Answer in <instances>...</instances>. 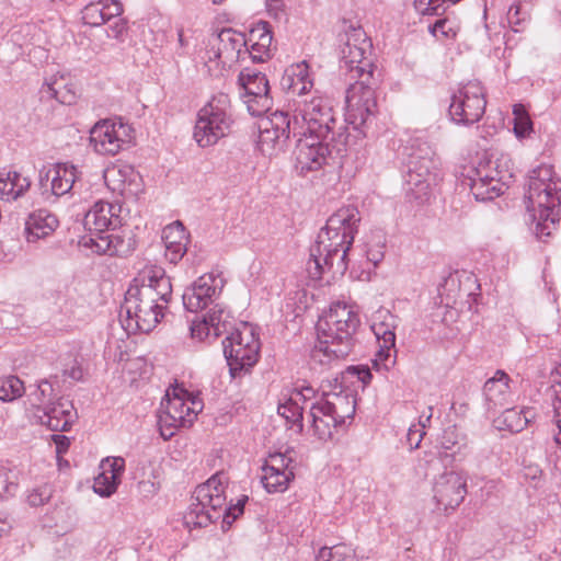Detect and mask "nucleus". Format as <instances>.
<instances>
[{
	"mask_svg": "<svg viewBox=\"0 0 561 561\" xmlns=\"http://www.w3.org/2000/svg\"><path fill=\"white\" fill-rule=\"evenodd\" d=\"M193 287L210 304L222 288V279L213 274H205L197 278Z\"/></svg>",
	"mask_w": 561,
	"mask_h": 561,
	"instance_id": "39",
	"label": "nucleus"
},
{
	"mask_svg": "<svg viewBox=\"0 0 561 561\" xmlns=\"http://www.w3.org/2000/svg\"><path fill=\"white\" fill-rule=\"evenodd\" d=\"M290 463H291V459L288 458L286 455H284V454H274V455H270L268 460L263 466V468H267V469H272L273 468V469H275L277 471H293L289 468Z\"/></svg>",
	"mask_w": 561,
	"mask_h": 561,
	"instance_id": "51",
	"label": "nucleus"
},
{
	"mask_svg": "<svg viewBox=\"0 0 561 561\" xmlns=\"http://www.w3.org/2000/svg\"><path fill=\"white\" fill-rule=\"evenodd\" d=\"M101 468L121 478L125 469V460L122 457L106 458L102 461Z\"/></svg>",
	"mask_w": 561,
	"mask_h": 561,
	"instance_id": "52",
	"label": "nucleus"
},
{
	"mask_svg": "<svg viewBox=\"0 0 561 561\" xmlns=\"http://www.w3.org/2000/svg\"><path fill=\"white\" fill-rule=\"evenodd\" d=\"M232 123L230 98L220 92L198 111L193 137L202 148L214 146L230 133Z\"/></svg>",
	"mask_w": 561,
	"mask_h": 561,
	"instance_id": "8",
	"label": "nucleus"
},
{
	"mask_svg": "<svg viewBox=\"0 0 561 561\" xmlns=\"http://www.w3.org/2000/svg\"><path fill=\"white\" fill-rule=\"evenodd\" d=\"M14 489L15 484L9 480V472L0 468V496L11 493Z\"/></svg>",
	"mask_w": 561,
	"mask_h": 561,
	"instance_id": "58",
	"label": "nucleus"
},
{
	"mask_svg": "<svg viewBox=\"0 0 561 561\" xmlns=\"http://www.w3.org/2000/svg\"><path fill=\"white\" fill-rule=\"evenodd\" d=\"M434 499L445 512L458 507L467 494V481L458 472L448 471L440 474L434 484Z\"/></svg>",
	"mask_w": 561,
	"mask_h": 561,
	"instance_id": "18",
	"label": "nucleus"
},
{
	"mask_svg": "<svg viewBox=\"0 0 561 561\" xmlns=\"http://www.w3.org/2000/svg\"><path fill=\"white\" fill-rule=\"evenodd\" d=\"M85 245L99 254L123 255L128 251L124 240L114 231L93 236L85 242Z\"/></svg>",
	"mask_w": 561,
	"mask_h": 561,
	"instance_id": "36",
	"label": "nucleus"
},
{
	"mask_svg": "<svg viewBox=\"0 0 561 561\" xmlns=\"http://www.w3.org/2000/svg\"><path fill=\"white\" fill-rule=\"evenodd\" d=\"M77 180V168L67 163H57L45 172H39V184L55 196H62L71 191Z\"/></svg>",
	"mask_w": 561,
	"mask_h": 561,
	"instance_id": "22",
	"label": "nucleus"
},
{
	"mask_svg": "<svg viewBox=\"0 0 561 561\" xmlns=\"http://www.w3.org/2000/svg\"><path fill=\"white\" fill-rule=\"evenodd\" d=\"M299 138L294 151L295 168L300 174L317 171L327 163L332 150L327 141L330 136H318L314 134L297 135Z\"/></svg>",
	"mask_w": 561,
	"mask_h": 561,
	"instance_id": "15",
	"label": "nucleus"
},
{
	"mask_svg": "<svg viewBox=\"0 0 561 561\" xmlns=\"http://www.w3.org/2000/svg\"><path fill=\"white\" fill-rule=\"evenodd\" d=\"M31 181L16 171H9L0 174V198L15 201L30 188Z\"/></svg>",
	"mask_w": 561,
	"mask_h": 561,
	"instance_id": "35",
	"label": "nucleus"
},
{
	"mask_svg": "<svg viewBox=\"0 0 561 561\" xmlns=\"http://www.w3.org/2000/svg\"><path fill=\"white\" fill-rule=\"evenodd\" d=\"M262 483L267 492H284L289 481L294 478L293 471H277L275 469L262 468Z\"/></svg>",
	"mask_w": 561,
	"mask_h": 561,
	"instance_id": "38",
	"label": "nucleus"
},
{
	"mask_svg": "<svg viewBox=\"0 0 561 561\" xmlns=\"http://www.w3.org/2000/svg\"><path fill=\"white\" fill-rule=\"evenodd\" d=\"M293 121V136L314 134L318 136H335L341 139L343 133L336 131V119L331 101L323 96H312L309 101L295 103Z\"/></svg>",
	"mask_w": 561,
	"mask_h": 561,
	"instance_id": "7",
	"label": "nucleus"
},
{
	"mask_svg": "<svg viewBox=\"0 0 561 561\" xmlns=\"http://www.w3.org/2000/svg\"><path fill=\"white\" fill-rule=\"evenodd\" d=\"M53 385L48 380H41L36 388L28 394L30 408L27 409L31 419L44 417L46 410L58 399Z\"/></svg>",
	"mask_w": 561,
	"mask_h": 561,
	"instance_id": "33",
	"label": "nucleus"
},
{
	"mask_svg": "<svg viewBox=\"0 0 561 561\" xmlns=\"http://www.w3.org/2000/svg\"><path fill=\"white\" fill-rule=\"evenodd\" d=\"M64 376L71 378L72 380H81L83 376L82 368L76 364L70 369H65Z\"/></svg>",
	"mask_w": 561,
	"mask_h": 561,
	"instance_id": "63",
	"label": "nucleus"
},
{
	"mask_svg": "<svg viewBox=\"0 0 561 561\" xmlns=\"http://www.w3.org/2000/svg\"><path fill=\"white\" fill-rule=\"evenodd\" d=\"M238 82L248 95H270V84L266 76L255 69L245 68L239 77Z\"/></svg>",
	"mask_w": 561,
	"mask_h": 561,
	"instance_id": "37",
	"label": "nucleus"
},
{
	"mask_svg": "<svg viewBox=\"0 0 561 561\" xmlns=\"http://www.w3.org/2000/svg\"><path fill=\"white\" fill-rule=\"evenodd\" d=\"M162 240L165 247V257L171 263H178L187 251L188 236L181 221H174L162 231Z\"/></svg>",
	"mask_w": 561,
	"mask_h": 561,
	"instance_id": "27",
	"label": "nucleus"
},
{
	"mask_svg": "<svg viewBox=\"0 0 561 561\" xmlns=\"http://www.w3.org/2000/svg\"><path fill=\"white\" fill-rule=\"evenodd\" d=\"M43 99H54L60 104L71 105L76 102L77 92L70 77L54 75L41 89Z\"/></svg>",
	"mask_w": 561,
	"mask_h": 561,
	"instance_id": "28",
	"label": "nucleus"
},
{
	"mask_svg": "<svg viewBox=\"0 0 561 561\" xmlns=\"http://www.w3.org/2000/svg\"><path fill=\"white\" fill-rule=\"evenodd\" d=\"M211 49L208 51L209 61L217 60L224 68L231 67L248 54V41L244 34L232 28H224L215 38Z\"/></svg>",
	"mask_w": 561,
	"mask_h": 561,
	"instance_id": "16",
	"label": "nucleus"
},
{
	"mask_svg": "<svg viewBox=\"0 0 561 561\" xmlns=\"http://www.w3.org/2000/svg\"><path fill=\"white\" fill-rule=\"evenodd\" d=\"M476 169H482L489 176L504 181L505 174L503 171L499 170L496 161L488 160L480 162Z\"/></svg>",
	"mask_w": 561,
	"mask_h": 561,
	"instance_id": "56",
	"label": "nucleus"
},
{
	"mask_svg": "<svg viewBox=\"0 0 561 561\" xmlns=\"http://www.w3.org/2000/svg\"><path fill=\"white\" fill-rule=\"evenodd\" d=\"M535 414L533 408H524L522 410L515 408L506 409L501 415L494 419L493 423L499 431L518 433L535 417Z\"/></svg>",
	"mask_w": 561,
	"mask_h": 561,
	"instance_id": "34",
	"label": "nucleus"
},
{
	"mask_svg": "<svg viewBox=\"0 0 561 561\" xmlns=\"http://www.w3.org/2000/svg\"><path fill=\"white\" fill-rule=\"evenodd\" d=\"M226 486V474L218 472L195 489L192 503L183 516L188 530L207 527L221 517L227 499Z\"/></svg>",
	"mask_w": 561,
	"mask_h": 561,
	"instance_id": "6",
	"label": "nucleus"
},
{
	"mask_svg": "<svg viewBox=\"0 0 561 561\" xmlns=\"http://www.w3.org/2000/svg\"><path fill=\"white\" fill-rule=\"evenodd\" d=\"M463 440V435L458 431L456 426H448L444 430L440 444L442 447L451 450Z\"/></svg>",
	"mask_w": 561,
	"mask_h": 561,
	"instance_id": "48",
	"label": "nucleus"
},
{
	"mask_svg": "<svg viewBox=\"0 0 561 561\" xmlns=\"http://www.w3.org/2000/svg\"><path fill=\"white\" fill-rule=\"evenodd\" d=\"M134 129L121 119H102L90 130V146L102 156H115L130 146Z\"/></svg>",
	"mask_w": 561,
	"mask_h": 561,
	"instance_id": "12",
	"label": "nucleus"
},
{
	"mask_svg": "<svg viewBox=\"0 0 561 561\" xmlns=\"http://www.w3.org/2000/svg\"><path fill=\"white\" fill-rule=\"evenodd\" d=\"M383 247L379 243L366 250L367 260L374 265H377L383 259Z\"/></svg>",
	"mask_w": 561,
	"mask_h": 561,
	"instance_id": "59",
	"label": "nucleus"
},
{
	"mask_svg": "<svg viewBox=\"0 0 561 561\" xmlns=\"http://www.w3.org/2000/svg\"><path fill=\"white\" fill-rule=\"evenodd\" d=\"M77 419L73 404L64 398L56 399L47 410L44 417H36L35 423L45 425L53 432H67Z\"/></svg>",
	"mask_w": 561,
	"mask_h": 561,
	"instance_id": "23",
	"label": "nucleus"
},
{
	"mask_svg": "<svg viewBox=\"0 0 561 561\" xmlns=\"http://www.w3.org/2000/svg\"><path fill=\"white\" fill-rule=\"evenodd\" d=\"M346 374L356 376L364 385L369 383L371 379V373L369 368L365 366H351L347 368Z\"/></svg>",
	"mask_w": 561,
	"mask_h": 561,
	"instance_id": "57",
	"label": "nucleus"
},
{
	"mask_svg": "<svg viewBox=\"0 0 561 561\" xmlns=\"http://www.w3.org/2000/svg\"><path fill=\"white\" fill-rule=\"evenodd\" d=\"M248 501L247 495H242L236 504L224 507L221 512L222 524L231 526V524L243 514L244 504Z\"/></svg>",
	"mask_w": 561,
	"mask_h": 561,
	"instance_id": "46",
	"label": "nucleus"
},
{
	"mask_svg": "<svg viewBox=\"0 0 561 561\" xmlns=\"http://www.w3.org/2000/svg\"><path fill=\"white\" fill-rule=\"evenodd\" d=\"M122 206L116 203L98 201L84 216V227L100 236L115 231L122 225Z\"/></svg>",
	"mask_w": 561,
	"mask_h": 561,
	"instance_id": "20",
	"label": "nucleus"
},
{
	"mask_svg": "<svg viewBox=\"0 0 561 561\" xmlns=\"http://www.w3.org/2000/svg\"><path fill=\"white\" fill-rule=\"evenodd\" d=\"M527 20V14L522 11L519 3L511 5L507 11V21L514 32L522 31L523 24Z\"/></svg>",
	"mask_w": 561,
	"mask_h": 561,
	"instance_id": "50",
	"label": "nucleus"
},
{
	"mask_svg": "<svg viewBox=\"0 0 561 561\" xmlns=\"http://www.w3.org/2000/svg\"><path fill=\"white\" fill-rule=\"evenodd\" d=\"M370 42L362 27H352L342 48V67L356 81L346 91V122L355 129L367 124L377 114V68L368 59Z\"/></svg>",
	"mask_w": 561,
	"mask_h": 561,
	"instance_id": "1",
	"label": "nucleus"
},
{
	"mask_svg": "<svg viewBox=\"0 0 561 561\" xmlns=\"http://www.w3.org/2000/svg\"><path fill=\"white\" fill-rule=\"evenodd\" d=\"M525 204L536 238L546 241L560 221L561 179L551 165L529 171L525 183Z\"/></svg>",
	"mask_w": 561,
	"mask_h": 561,
	"instance_id": "4",
	"label": "nucleus"
},
{
	"mask_svg": "<svg viewBox=\"0 0 561 561\" xmlns=\"http://www.w3.org/2000/svg\"><path fill=\"white\" fill-rule=\"evenodd\" d=\"M51 494V486L48 484H43L30 491L27 495V502L31 506H41L49 501Z\"/></svg>",
	"mask_w": 561,
	"mask_h": 561,
	"instance_id": "47",
	"label": "nucleus"
},
{
	"mask_svg": "<svg viewBox=\"0 0 561 561\" xmlns=\"http://www.w3.org/2000/svg\"><path fill=\"white\" fill-rule=\"evenodd\" d=\"M119 482L121 478L116 477L115 473L102 470L94 479L93 490L101 496H110L116 491Z\"/></svg>",
	"mask_w": 561,
	"mask_h": 561,
	"instance_id": "41",
	"label": "nucleus"
},
{
	"mask_svg": "<svg viewBox=\"0 0 561 561\" xmlns=\"http://www.w3.org/2000/svg\"><path fill=\"white\" fill-rule=\"evenodd\" d=\"M103 1L92 2L82 10V21L87 25L100 26L104 23Z\"/></svg>",
	"mask_w": 561,
	"mask_h": 561,
	"instance_id": "44",
	"label": "nucleus"
},
{
	"mask_svg": "<svg viewBox=\"0 0 561 561\" xmlns=\"http://www.w3.org/2000/svg\"><path fill=\"white\" fill-rule=\"evenodd\" d=\"M359 221V211L354 206L342 207L330 216L310 249L307 271L312 278H321L325 273H331L332 278L344 275L347 270L346 254Z\"/></svg>",
	"mask_w": 561,
	"mask_h": 561,
	"instance_id": "3",
	"label": "nucleus"
},
{
	"mask_svg": "<svg viewBox=\"0 0 561 561\" xmlns=\"http://www.w3.org/2000/svg\"><path fill=\"white\" fill-rule=\"evenodd\" d=\"M553 375L560 378L554 380L560 386V390H556L554 412L558 428L561 430V363L556 366Z\"/></svg>",
	"mask_w": 561,
	"mask_h": 561,
	"instance_id": "54",
	"label": "nucleus"
},
{
	"mask_svg": "<svg viewBox=\"0 0 561 561\" xmlns=\"http://www.w3.org/2000/svg\"><path fill=\"white\" fill-rule=\"evenodd\" d=\"M309 416L313 434L321 440L331 438L333 430L341 425L339 419L334 417L319 401L311 404Z\"/></svg>",
	"mask_w": 561,
	"mask_h": 561,
	"instance_id": "32",
	"label": "nucleus"
},
{
	"mask_svg": "<svg viewBox=\"0 0 561 561\" xmlns=\"http://www.w3.org/2000/svg\"><path fill=\"white\" fill-rule=\"evenodd\" d=\"M257 146L265 156L273 157L284 151L293 134V121L288 113L274 112L259 124Z\"/></svg>",
	"mask_w": 561,
	"mask_h": 561,
	"instance_id": "14",
	"label": "nucleus"
},
{
	"mask_svg": "<svg viewBox=\"0 0 561 561\" xmlns=\"http://www.w3.org/2000/svg\"><path fill=\"white\" fill-rule=\"evenodd\" d=\"M280 84L288 92L299 96L310 92L313 88V79L310 76L307 61L304 60L287 67L282 77Z\"/></svg>",
	"mask_w": 561,
	"mask_h": 561,
	"instance_id": "25",
	"label": "nucleus"
},
{
	"mask_svg": "<svg viewBox=\"0 0 561 561\" xmlns=\"http://www.w3.org/2000/svg\"><path fill=\"white\" fill-rule=\"evenodd\" d=\"M468 185L477 201H491L503 194L505 183L489 176L482 169H474Z\"/></svg>",
	"mask_w": 561,
	"mask_h": 561,
	"instance_id": "30",
	"label": "nucleus"
},
{
	"mask_svg": "<svg viewBox=\"0 0 561 561\" xmlns=\"http://www.w3.org/2000/svg\"><path fill=\"white\" fill-rule=\"evenodd\" d=\"M533 130V123L528 115L514 119V131L517 137H526Z\"/></svg>",
	"mask_w": 561,
	"mask_h": 561,
	"instance_id": "53",
	"label": "nucleus"
},
{
	"mask_svg": "<svg viewBox=\"0 0 561 561\" xmlns=\"http://www.w3.org/2000/svg\"><path fill=\"white\" fill-rule=\"evenodd\" d=\"M182 299L185 309L190 312H197L209 305V302L193 286L184 291Z\"/></svg>",
	"mask_w": 561,
	"mask_h": 561,
	"instance_id": "45",
	"label": "nucleus"
},
{
	"mask_svg": "<svg viewBox=\"0 0 561 561\" xmlns=\"http://www.w3.org/2000/svg\"><path fill=\"white\" fill-rule=\"evenodd\" d=\"M190 330L193 339L211 342L232 330L231 316L216 305L202 319L193 320Z\"/></svg>",
	"mask_w": 561,
	"mask_h": 561,
	"instance_id": "19",
	"label": "nucleus"
},
{
	"mask_svg": "<svg viewBox=\"0 0 561 561\" xmlns=\"http://www.w3.org/2000/svg\"><path fill=\"white\" fill-rule=\"evenodd\" d=\"M202 409V401L184 388H169L158 414L163 438H171L176 428L191 426Z\"/></svg>",
	"mask_w": 561,
	"mask_h": 561,
	"instance_id": "9",
	"label": "nucleus"
},
{
	"mask_svg": "<svg viewBox=\"0 0 561 561\" xmlns=\"http://www.w3.org/2000/svg\"><path fill=\"white\" fill-rule=\"evenodd\" d=\"M496 456L492 449H482L476 457L477 463L480 468L484 467L486 462L493 463Z\"/></svg>",
	"mask_w": 561,
	"mask_h": 561,
	"instance_id": "61",
	"label": "nucleus"
},
{
	"mask_svg": "<svg viewBox=\"0 0 561 561\" xmlns=\"http://www.w3.org/2000/svg\"><path fill=\"white\" fill-rule=\"evenodd\" d=\"M510 376L503 370H496L483 386V394L489 409L504 407L510 403L512 393L510 390Z\"/></svg>",
	"mask_w": 561,
	"mask_h": 561,
	"instance_id": "26",
	"label": "nucleus"
},
{
	"mask_svg": "<svg viewBox=\"0 0 561 561\" xmlns=\"http://www.w3.org/2000/svg\"><path fill=\"white\" fill-rule=\"evenodd\" d=\"M396 318L389 311H379L371 324V330L378 341L380 359H387L396 346Z\"/></svg>",
	"mask_w": 561,
	"mask_h": 561,
	"instance_id": "24",
	"label": "nucleus"
},
{
	"mask_svg": "<svg viewBox=\"0 0 561 561\" xmlns=\"http://www.w3.org/2000/svg\"><path fill=\"white\" fill-rule=\"evenodd\" d=\"M272 31L267 22H260L250 31L248 44L249 57L255 62H263L272 56Z\"/></svg>",
	"mask_w": 561,
	"mask_h": 561,
	"instance_id": "29",
	"label": "nucleus"
},
{
	"mask_svg": "<svg viewBox=\"0 0 561 561\" xmlns=\"http://www.w3.org/2000/svg\"><path fill=\"white\" fill-rule=\"evenodd\" d=\"M322 397L318 400L327 410L343 424L346 419H352L355 413L356 399L350 389H345L339 379L322 383Z\"/></svg>",
	"mask_w": 561,
	"mask_h": 561,
	"instance_id": "17",
	"label": "nucleus"
},
{
	"mask_svg": "<svg viewBox=\"0 0 561 561\" xmlns=\"http://www.w3.org/2000/svg\"><path fill=\"white\" fill-rule=\"evenodd\" d=\"M172 284L165 271L156 265L146 266L134 278L121 307V321L127 332L152 331L163 318L171 300Z\"/></svg>",
	"mask_w": 561,
	"mask_h": 561,
	"instance_id": "2",
	"label": "nucleus"
},
{
	"mask_svg": "<svg viewBox=\"0 0 561 561\" xmlns=\"http://www.w3.org/2000/svg\"><path fill=\"white\" fill-rule=\"evenodd\" d=\"M424 435L425 432L423 430L411 427L408 433V442L410 446L412 448H417Z\"/></svg>",
	"mask_w": 561,
	"mask_h": 561,
	"instance_id": "62",
	"label": "nucleus"
},
{
	"mask_svg": "<svg viewBox=\"0 0 561 561\" xmlns=\"http://www.w3.org/2000/svg\"><path fill=\"white\" fill-rule=\"evenodd\" d=\"M244 103L252 116H261L272 106V98L270 95H248L244 94Z\"/></svg>",
	"mask_w": 561,
	"mask_h": 561,
	"instance_id": "43",
	"label": "nucleus"
},
{
	"mask_svg": "<svg viewBox=\"0 0 561 561\" xmlns=\"http://www.w3.org/2000/svg\"><path fill=\"white\" fill-rule=\"evenodd\" d=\"M103 179L113 193L122 196H135L139 192V174L130 165H111L105 169Z\"/></svg>",
	"mask_w": 561,
	"mask_h": 561,
	"instance_id": "21",
	"label": "nucleus"
},
{
	"mask_svg": "<svg viewBox=\"0 0 561 561\" xmlns=\"http://www.w3.org/2000/svg\"><path fill=\"white\" fill-rule=\"evenodd\" d=\"M53 438V442L55 443L56 445V453L58 455L60 454H64L67 451V449L69 448L70 446V439L69 437L65 436V435H59V434H54L51 436Z\"/></svg>",
	"mask_w": 561,
	"mask_h": 561,
	"instance_id": "60",
	"label": "nucleus"
},
{
	"mask_svg": "<svg viewBox=\"0 0 561 561\" xmlns=\"http://www.w3.org/2000/svg\"><path fill=\"white\" fill-rule=\"evenodd\" d=\"M485 95L479 81H469L451 96L449 115L457 124L470 125L478 122L485 111Z\"/></svg>",
	"mask_w": 561,
	"mask_h": 561,
	"instance_id": "13",
	"label": "nucleus"
},
{
	"mask_svg": "<svg viewBox=\"0 0 561 561\" xmlns=\"http://www.w3.org/2000/svg\"><path fill=\"white\" fill-rule=\"evenodd\" d=\"M430 31L436 37L442 36L449 38L456 36L454 22L449 19H438L432 26H430Z\"/></svg>",
	"mask_w": 561,
	"mask_h": 561,
	"instance_id": "49",
	"label": "nucleus"
},
{
	"mask_svg": "<svg viewBox=\"0 0 561 561\" xmlns=\"http://www.w3.org/2000/svg\"><path fill=\"white\" fill-rule=\"evenodd\" d=\"M360 324L358 312L351 305L334 302L317 323L318 342L311 359L320 365L345 358L354 345V334Z\"/></svg>",
	"mask_w": 561,
	"mask_h": 561,
	"instance_id": "5",
	"label": "nucleus"
},
{
	"mask_svg": "<svg viewBox=\"0 0 561 561\" xmlns=\"http://www.w3.org/2000/svg\"><path fill=\"white\" fill-rule=\"evenodd\" d=\"M302 410L304 408L299 407L295 398H290L287 402L279 404L277 408L278 414L287 422L297 424L299 432L302 431Z\"/></svg>",
	"mask_w": 561,
	"mask_h": 561,
	"instance_id": "42",
	"label": "nucleus"
},
{
	"mask_svg": "<svg viewBox=\"0 0 561 561\" xmlns=\"http://www.w3.org/2000/svg\"><path fill=\"white\" fill-rule=\"evenodd\" d=\"M438 159L430 150L419 149L410 156L405 175L407 195L417 204L426 203L437 184Z\"/></svg>",
	"mask_w": 561,
	"mask_h": 561,
	"instance_id": "11",
	"label": "nucleus"
},
{
	"mask_svg": "<svg viewBox=\"0 0 561 561\" xmlns=\"http://www.w3.org/2000/svg\"><path fill=\"white\" fill-rule=\"evenodd\" d=\"M103 9L104 23L110 21L112 18L119 16L123 12L122 3L116 0L103 2Z\"/></svg>",
	"mask_w": 561,
	"mask_h": 561,
	"instance_id": "55",
	"label": "nucleus"
},
{
	"mask_svg": "<svg viewBox=\"0 0 561 561\" xmlns=\"http://www.w3.org/2000/svg\"><path fill=\"white\" fill-rule=\"evenodd\" d=\"M58 226V219L46 209H39L31 214L25 221V238L27 242L49 236Z\"/></svg>",
	"mask_w": 561,
	"mask_h": 561,
	"instance_id": "31",
	"label": "nucleus"
},
{
	"mask_svg": "<svg viewBox=\"0 0 561 561\" xmlns=\"http://www.w3.org/2000/svg\"><path fill=\"white\" fill-rule=\"evenodd\" d=\"M224 354L234 378L255 365L259 358L260 341L255 329L241 322L233 328L222 341Z\"/></svg>",
	"mask_w": 561,
	"mask_h": 561,
	"instance_id": "10",
	"label": "nucleus"
},
{
	"mask_svg": "<svg viewBox=\"0 0 561 561\" xmlns=\"http://www.w3.org/2000/svg\"><path fill=\"white\" fill-rule=\"evenodd\" d=\"M12 527L11 520L7 514L0 513V538L8 534Z\"/></svg>",
	"mask_w": 561,
	"mask_h": 561,
	"instance_id": "64",
	"label": "nucleus"
},
{
	"mask_svg": "<svg viewBox=\"0 0 561 561\" xmlns=\"http://www.w3.org/2000/svg\"><path fill=\"white\" fill-rule=\"evenodd\" d=\"M24 383L16 376H8L0 379V400L12 401L24 393Z\"/></svg>",
	"mask_w": 561,
	"mask_h": 561,
	"instance_id": "40",
	"label": "nucleus"
}]
</instances>
